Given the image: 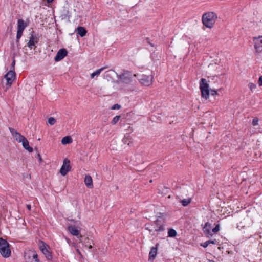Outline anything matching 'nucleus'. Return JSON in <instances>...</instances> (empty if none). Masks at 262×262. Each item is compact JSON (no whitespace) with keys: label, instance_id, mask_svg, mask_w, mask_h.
I'll return each instance as SVG.
<instances>
[{"label":"nucleus","instance_id":"f257e3e1","mask_svg":"<svg viewBox=\"0 0 262 262\" xmlns=\"http://www.w3.org/2000/svg\"><path fill=\"white\" fill-rule=\"evenodd\" d=\"M217 19V15L213 12H208L202 15L203 25L208 28H212Z\"/></svg>","mask_w":262,"mask_h":262},{"label":"nucleus","instance_id":"f03ea898","mask_svg":"<svg viewBox=\"0 0 262 262\" xmlns=\"http://www.w3.org/2000/svg\"><path fill=\"white\" fill-rule=\"evenodd\" d=\"M0 254L4 258H8L11 254L9 244L3 238H0Z\"/></svg>","mask_w":262,"mask_h":262},{"label":"nucleus","instance_id":"7ed1b4c3","mask_svg":"<svg viewBox=\"0 0 262 262\" xmlns=\"http://www.w3.org/2000/svg\"><path fill=\"white\" fill-rule=\"evenodd\" d=\"M209 85L204 78H202L200 81V89L202 98L207 100L209 97Z\"/></svg>","mask_w":262,"mask_h":262},{"label":"nucleus","instance_id":"20e7f679","mask_svg":"<svg viewBox=\"0 0 262 262\" xmlns=\"http://www.w3.org/2000/svg\"><path fill=\"white\" fill-rule=\"evenodd\" d=\"M6 80L5 84V91H7L12 84L13 81L16 78L15 73L14 71H9L4 77Z\"/></svg>","mask_w":262,"mask_h":262},{"label":"nucleus","instance_id":"39448f33","mask_svg":"<svg viewBox=\"0 0 262 262\" xmlns=\"http://www.w3.org/2000/svg\"><path fill=\"white\" fill-rule=\"evenodd\" d=\"M133 76L136 77V75L134 74L133 75L131 72L128 71H124L120 75H117V77L121 80L122 82L126 83H128L131 82Z\"/></svg>","mask_w":262,"mask_h":262},{"label":"nucleus","instance_id":"423d86ee","mask_svg":"<svg viewBox=\"0 0 262 262\" xmlns=\"http://www.w3.org/2000/svg\"><path fill=\"white\" fill-rule=\"evenodd\" d=\"M28 26V24L26 23L22 19H19L17 21V31L16 39L17 41H19V39L23 35V33L25 29Z\"/></svg>","mask_w":262,"mask_h":262},{"label":"nucleus","instance_id":"0eeeda50","mask_svg":"<svg viewBox=\"0 0 262 262\" xmlns=\"http://www.w3.org/2000/svg\"><path fill=\"white\" fill-rule=\"evenodd\" d=\"M153 79L154 77L151 75H142L139 78L140 83L146 86H149L152 84Z\"/></svg>","mask_w":262,"mask_h":262},{"label":"nucleus","instance_id":"6e6552de","mask_svg":"<svg viewBox=\"0 0 262 262\" xmlns=\"http://www.w3.org/2000/svg\"><path fill=\"white\" fill-rule=\"evenodd\" d=\"M24 257L26 262H30L38 259L36 252L32 249L28 250L25 252Z\"/></svg>","mask_w":262,"mask_h":262},{"label":"nucleus","instance_id":"1a4fd4ad","mask_svg":"<svg viewBox=\"0 0 262 262\" xmlns=\"http://www.w3.org/2000/svg\"><path fill=\"white\" fill-rule=\"evenodd\" d=\"M254 48L255 53L259 54L262 52V36L254 37L253 38Z\"/></svg>","mask_w":262,"mask_h":262},{"label":"nucleus","instance_id":"9d476101","mask_svg":"<svg viewBox=\"0 0 262 262\" xmlns=\"http://www.w3.org/2000/svg\"><path fill=\"white\" fill-rule=\"evenodd\" d=\"M71 168L70 160L66 158L63 160L62 165L60 170V173L62 176H64L70 171Z\"/></svg>","mask_w":262,"mask_h":262},{"label":"nucleus","instance_id":"9b49d317","mask_svg":"<svg viewBox=\"0 0 262 262\" xmlns=\"http://www.w3.org/2000/svg\"><path fill=\"white\" fill-rule=\"evenodd\" d=\"M165 222L163 219L159 217L155 222L154 230L156 232L162 231L164 230Z\"/></svg>","mask_w":262,"mask_h":262},{"label":"nucleus","instance_id":"f8f14e48","mask_svg":"<svg viewBox=\"0 0 262 262\" xmlns=\"http://www.w3.org/2000/svg\"><path fill=\"white\" fill-rule=\"evenodd\" d=\"M67 230L72 235L76 236H79V240L81 242V238L82 236L80 235V230L78 227L73 225H69L67 227Z\"/></svg>","mask_w":262,"mask_h":262},{"label":"nucleus","instance_id":"ddd939ff","mask_svg":"<svg viewBox=\"0 0 262 262\" xmlns=\"http://www.w3.org/2000/svg\"><path fill=\"white\" fill-rule=\"evenodd\" d=\"M29 40L27 43V46L32 49L34 46L38 42V38L34 34V32L32 31L30 34Z\"/></svg>","mask_w":262,"mask_h":262},{"label":"nucleus","instance_id":"4468645a","mask_svg":"<svg viewBox=\"0 0 262 262\" xmlns=\"http://www.w3.org/2000/svg\"><path fill=\"white\" fill-rule=\"evenodd\" d=\"M9 130L12 135L14 138L18 142L20 143L25 138V137L23 136H22L19 133L16 131L13 128H9Z\"/></svg>","mask_w":262,"mask_h":262},{"label":"nucleus","instance_id":"2eb2a0df","mask_svg":"<svg viewBox=\"0 0 262 262\" xmlns=\"http://www.w3.org/2000/svg\"><path fill=\"white\" fill-rule=\"evenodd\" d=\"M67 54L68 52L66 49H60L58 51L54 59L56 61H59L61 60H62L64 57H66L67 55Z\"/></svg>","mask_w":262,"mask_h":262},{"label":"nucleus","instance_id":"dca6fc26","mask_svg":"<svg viewBox=\"0 0 262 262\" xmlns=\"http://www.w3.org/2000/svg\"><path fill=\"white\" fill-rule=\"evenodd\" d=\"M211 229V224L208 222L206 223L205 224L204 226L203 227V230L204 234L208 237H209L211 236H212Z\"/></svg>","mask_w":262,"mask_h":262},{"label":"nucleus","instance_id":"f3484780","mask_svg":"<svg viewBox=\"0 0 262 262\" xmlns=\"http://www.w3.org/2000/svg\"><path fill=\"white\" fill-rule=\"evenodd\" d=\"M84 181L87 187L89 188L93 187L92 178L90 175H86L85 176Z\"/></svg>","mask_w":262,"mask_h":262},{"label":"nucleus","instance_id":"a211bd4d","mask_svg":"<svg viewBox=\"0 0 262 262\" xmlns=\"http://www.w3.org/2000/svg\"><path fill=\"white\" fill-rule=\"evenodd\" d=\"M157 254V247H152L150 249V251L149 254V258L148 260L149 261H153L155 257H156Z\"/></svg>","mask_w":262,"mask_h":262},{"label":"nucleus","instance_id":"6ab92c4d","mask_svg":"<svg viewBox=\"0 0 262 262\" xmlns=\"http://www.w3.org/2000/svg\"><path fill=\"white\" fill-rule=\"evenodd\" d=\"M21 143L25 149L28 150L29 152H32L33 151V148L29 146V142L26 138L23 140Z\"/></svg>","mask_w":262,"mask_h":262},{"label":"nucleus","instance_id":"aec40b11","mask_svg":"<svg viewBox=\"0 0 262 262\" xmlns=\"http://www.w3.org/2000/svg\"><path fill=\"white\" fill-rule=\"evenodd\" d=\"M105 69V67H102L99 69L97 70L91 74V78H94L95 77H98L101 72Z\"/></svg>","mask_w":262,"mask_h":262},{"label":"nucleus","instance_id":"412c9836","mask_svg":"<svg viewBox=\"0 0 262 262\" xmlns=\"http://www.w3.org/2000/svg\"><path fill=\"white\" fill-rule=\"evenodd\" d=\"M78 34L81 36L83 37L86 33V30L84 27H78L77 29Z\"/></svg>","mask_w":262,"mask_h":262},{"label":"nucleus","instance_id":"4be33fe9","mask_svg":"<svg viewBox=\"0 0 262 262\" xmlns=\"http://www.w3.org/2000/svg\"><path fill=\"white\" fill-rule=\"evenodd\" d=\"M39 249L43 253L46 254L48 253V250L47 249L46 245L43 242H40L39 243Z\"/></svg>","mask_w":262,"mask_h":262},{"label":"nucleus","instance_id":"5701e85b","mask_svg":"<svg viewBox=\"0 0 262 262\" xmlns=\"http://www.w3.org/2000/svg\"><path fill=\"white\" fill-rule=\"evenodd\" d=\"M72 142V138L70 136L64 137L61 140V143L63 145L71 143Z\"/></svg>","mask_w":262,"mask_h":262},{"label":"nucleus","instance_id":"b1692460","mask_svg":"<svg viewBox=\"0 0 262 262\" xmlns=\"http://www.w3.org/2000/svg\"><path fill=\"white\" fill-rule=\"evenodd\" d=\"M210 244H215V241L208 240L204 243L201 244V246H203L204 248H206Z\"/></svg>","mask_w":262,"mask_h":262},{"label":"nucleus","instance_id":"393cba45","mask_svg":"<svg viewBox=\"0 0 262 262\" xmlns=\"http://www.w3.org/2000/svg\"><path fill=\"white\" fill-rule=\"evenodd\" d=\"M168 234L169 237H173L177 235V232L175 230L171 229L169 230Z\"/></svg>","mask_w":262,"mask_h":262},{"label":"nucleus","instance_id":"a878e982","mask_svg":"<svg viewBox=\"0 0 262 262\" xmlns=\"http://www.w3.org/2000/svg\"><path fill=\"white\" fill-rule=\"evenodd\" d=\"M121 116L120 115L116 116L113 118L111 121V123L113 125L116 124L119 120Z\"/></svg>","mask_w":262,"mask_h":262},{"label":"nucleus","instance_id":"bb28decb","mask_svg":"<svg viewBox=\"0 0 262 262\" xmlns=\"http://www.w3.org/2000/svg\"><path fill=\"white\" fill-rule=\"evenodd\" d=\"M181 202L184 206H186L189 204L190 203L191 200H190V199H184V200H181Z\"/></svg>","mask_w":262,"mask_h":262},{"label":"nucleus","instance_id":"cd10ccee","mask_svg":"<svg viewBox=\"0 0 262 262\" xmlns=\"http://www.w3.org/2000/svg\"><path fill=\"white\" fill-rule=\"evenodd\" d=\"M248 86L250 90L252 91L253 90H255L256 88V85L253 83L250 82L248 84Z\"/></svg>","mask_w":262,"mask_h":262},{"label":"nucleus","instance_id":"c85d7f7f","mask_svg":"<svg viewBox=\"0 0 262 262\" xmlns=\"http://www.w3.org/2000/svg\"><path fill=\"white\" fill-rule=\"evenodd\" d=\"M48 123L53 125L56 123V119L53 117H50L48 119Z\"/></svg>","mask_w":262,"mask_h":262},{"label":"nucleus","instance_id":"c756f323","mask_svg":"<svg viewBox=\"0 0 262 262\" xmlns=\"http://www.w3.org/2000/svg\"><path fill=\"white\" fill-rule=\"evenodd\" d=\"M220 230V225L217 224L216 226L212 229V232L214 233L217 232Z\"/></svg>","mask_w":262,"mask_h":262},{"label":"nucleus","instance_id":"7c9ffc66","mask_svg":"<svg viewBox=\"0 0 262 262\" xmlns=\"http://www.w3.org/2000/svg\"><path fill=\"white\" fill-rule=\"evenodd\" d=\"M258 118H254L253 119V121H252V124L253 125H258Z\"/></svg>","mask_w":262,"mask_h":262},{"label":"nucleus","instance_id":"2f4dec72","mask_svg":"<svg viewBox=\"0 0 262 262\" xmlns=\"http://www.w3.org/2000/svg\"><path fill=\"white\" fill-rule=\"evenodd\" d=\"M120 108V105L118 104H114L112 107V110H119Z\"/></svg>","mask_w":262,"mask_h":262},{"label":"nucleus","instance_id":"473e14b6","mask_svg":"<svg viewBox=\"0 0 262 262\" xmlns=\"http://www.w3.org/2000/svg\"><path fill=\"white\" fill-rule=\"evenodd\" d=\"M257 83L260 86H262V75L259 77Z\"/></svg>","mask_w":262,"mask_h":262},{"label":"nucleus","instance_id":"72a5a7b5","mask_svg":"<svg viewBox=\"0 0 262 262\" xmlns=\"http://www.w3.org/2000/svg\"><path fill=\"white\" fill-rule=\"evenodd\" d=\"M114 72V71L113 70H110V71H108L107 72H106L105 73V77H107L108 76H109L111 73H113Z\"/></svg>","mask_w":262,"mask_h":262},{"label":"nucleus","instance_id":"f704fd0d","mask_svg":"<svg viewBox=\"0 0 262 262\" xmlns=\"http://www.w3.org/2000/svg\"><path fill=\"white\" fill-rule=\"evenodd\" d=\"M210 92H211V94L212 95H217V92L215 90H211L210 91Z\"/></svg>","mask_w":262,"mask_h":262},{"label":"nucleus","instance_id":"c9c22d12","mask_svg":"<svg viewBox=\"0 0 262 262\" xmlns=\"http://www.w3.org/2000/svg\"><path fill=\"white\" fill-rule=\"evenodd\" d=\"M37 156H38V159H39V162H42V158H41V157L40 155L39 154H38V155H37Z\"/></svg>","mask_w":262,"mask_h":262},{"label":"nucleus","instance_id":"e433bc0d","mask_svg":"<svg viewBox=\"0 0 262 262\" xmlns=\"http://www.w3.org/2000/svg\"><path fill=\"white\" fill-rule=\"evenodd\" d=\"M64 238L66 239V240L68 244H70V243L71 241H70V239L69 238H68V237H66V236H64Z\"/></svg>","mask_w":262,"mask_h":262},{"label":"nucleus","instance_id":"4c0bfd02","mask_svg":"<svg viewBox=\"0 0 262 262\" xmlns=\"http://www.w3.org/2000/svg\"><path fill=\"white\" fill-rule=\"evenodd\" d=\"M85 247H88L89 249H92V246L91 245H86V244H85Z\"/></svg>","mask_w":262,"mask_h":262},{"label":"nucleus","instance_id":"58836bf2","mask_svg":"<svg viewBox=\"0 0 262 262\" xmlns=\"http://www.w3.org/2000/svg\"><path fill=\"white\" fill-rule=\"evenodd\" d=\"M27 209L29 210H30L31 208V205H27Z\"/></svg>","mask_w":262,"mask_h":262},{"label":"nucleus","instance_id":"ea45409f","mask_svg":"<svg viewBox=\"0 0 262 262\" xmlns=\"http://www.w3.org/2000/svg\"><path fill=\"white\" fill-rule=\"evenodd\" d=\"M30 262H40V261H39V259H35V260H34L33 261H31Z\"/></svg>","mask_w":262,"mask_h":262},{"label":"nucleus","instance_id":"a19ab883","mask_svg":"<svg viewBox=\"0 0 262 262\" xmlns=\"http://www.w3.org/2000/svg\"><path fill=\"white\" fill-rule=\"evenodd\" d=\"M76 251L79 255H81V253L78 249L76 250Z\"/></svg>","mask_w":262,"mask_h":262},{"label":"nucleus","instance_id":"79ce46f5","mask_svg":"<svg viewBox=\"0 0 262 262\" xmlns=\"http://www.w3.org/2000/svg\"><path fill=\"white\" fill-rule=\"evenodd\" d=\"M47 2L48 3H51L53 1V0H47Z\"/></svg>","mask_w":262,"mask_h":262},{"label":"nucleus","instance_id":"37998d69","mask_svg":"<svg viewBox=\"0 0 262 262\" xmlns=\"http://www.w3.org/2000/svg\"><path fill=\"white\" fill-rule=\"evenodd\" d=\"M14 65H15V60H14L13 61V63H12L13 67H14Z\"/></svg>","mask_w":262,"mask_h":262},{"label":"nucleus","instance_id":"c03bdc74","mask_svg":"<svg viewBox=\"0 0 262 262\" xmlns=\"http://www.w3.org/2000/svg\"><path fill=\"white\" fill-rule=\"evenodd\" d=\"M72 244H73V246H74V247H76V244H75V243H72Z\"/></svg>","mask_w":262,"mask_h":262},{"label":"nucleus","instance_id":"a18cd8bd","mask_svg":"<svg viewBox=\"0 0 262 262\" xmlns=\"http://www.w3.org/2000/svg\"><path fill=\"white\" fill-rule=\"evenodd\" d=\"M84 244V245L85 246V244H86V245H88V243H86V242H84V244Z\"/></svg>","mask_w":262,"mask_h":262}]
</instances>
